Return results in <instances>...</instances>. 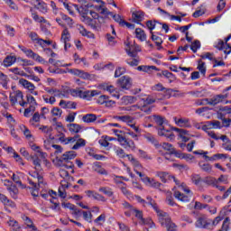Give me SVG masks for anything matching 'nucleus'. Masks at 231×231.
I'll return each mask as SVG.
<instances>
[{
  "label": "nucleus",
  "instance_id": "3c124183",
  "mask_svg": "<svg viewBox=\"0 0 231 231\" xmlns=\"http://www.w3.org/2000/svg\"><path fill=\"white\" fill-rule=\"evenodd\" d=\"M226 115H231V106L220 108V117H225Z\"/></svg>",
  "mask_w": 231,
  "mask_h": 231
},
{
  "label": "nucleus",
  "instance_id": "6e6552de",
  "mask_svg": "<svg viewBox=\"0 0 231 231\" xmlns=\"http://www.w3.org/2000/svg\"><path fill=\"white\" fill-rule=\"evenodd\" d=\"M148 118H150V120H152L156 124L157 131H160V129H162L163 127H165L163 125L164 124H167V119L163 116L153 115V116H148Z\"/></svg>",
  "mask_w": 231,
  "mask_h": 231
},
{
  "label": "nucleus",
  "instance_id": "4c0bfd02",
  "mask_svg": "<svg viewBox=\"0 0 231 231\" xmlns=\"http://www.w3.org/2000/svg\"><path fill=\"white\" fill-rule=\"evenodd\" d=\"M20 129L23 133L27 140H30V138H32V132L30 131V129H28V127H26L24 125H21Z\"/></svg>",
  "mask_w": 231,
  "mask_h": 231
},
{
  "label": "nucleus",
  "instance_id": "c9c22d12",
  "mask_svg": "<svg viewBox=\"0 0 231 231\" xmlns=\"http://www.w3.org/2000/svg\"><path fill=\"white\" fill-rule=\"evenodd\" d=\"M60 176L63 178V180H66V181H71V180H73V177L69 176V172L64 169L60 170Z\"/></svg>",
  "mask_w": 231,
  "mask_h": 231
},
{
  "label": "nucleus",
  "instance_id": "c03bdc74",
  "mask_svg": "<svg viewBox=\"0 0 231 231\" xmlns=\"http://www.w3.org/2000/svg\"><path fill=\"white\" fill-rule=\"evenodd\" d=\"M162 75L166 79H169L171 82H174V80H176V76H174V74L169 70H162Z\"/></svg>",
  "mask_w": 231,
  "mask_h": 231
},
{
  "label": "nucleus",
  "instance_id": "f03ea898",
  "mask_svg": "<svg viewBox=\"0 0 231 231\" xmlns=\"http://www.w3.org/2000/svg\"><path fill=\"white\" fill-rule=\"evenodd\" d=\"M158 217L162 226L167 228V231H178V226L172 222L167 213L162 212Z\"/></svg>",
  "mask_w": 231,
  "mask_h": 231
},
{
  "label": "nucleus",
  "instance_id": "680f3d73",
  "mask_svg": "<svg viewBox=\"0 0 231 231\" xmlns=\"http://www.w3.org/2000/svg\"><path fill=\"white\" fill-rule=\"evenodd\" d=\"M52 116H58V118H60L62 116V110L59 107H53L51 109Z\"/></svg>",
  "mask_w": 231,
  "mask_h": 231
},
{
  "label": "nucleus",
  "instance_id": "1a4fd4ad",
  "mask_svg": "<svg viewBox=\"0 0 231 231\" xmlns=\"http://www.w3.org/2000/svg\"><path fill=\"white\" fill-rule=\"evenodd\" d=\"M118 86L122 88V89H131V86H133L131 78L129 76H123L117 80Z\"/></svg>",
  "mask_w": 231,
  "mask_h": 231
},
{
  "label": "nucleus",
  "instance_id": "58836bf2",
  "mask_svg": "<svg viewBox=\"0 0 231 231\" xmlns=\"http://www.w3.org/2000/svg\"><path fill=\"white\" fill-rule=\"evenodd\" d=\"M79 138H80V135L79 134H76L74 137H66L63 144L68 145L69 143H75Z\"/></svg>",
  "mask_w": 231,
  "mask_h": 231
},
{
  "label": "nucleus",
  "instance_id": "bf43d9fd",
  "mask_svg": "<svg viewBox=\"0 0 231 231\" xmlns=\"http://www.w3.org/2000/svg\"><path fill=\"white\" fill-rule=\"evenodd\" d=\"M146 26L150 30L151 35H152L153 33L152 31L154 30V28H156V21H153V22L152 20L147 21Z\"/></svg>",
  "mask_w": 231,
  "mask_h": 231
},
{
  "label": "nucleus",
  "instance_id": "5fc2aeb1",
  "mask_svg": "<svg viewBox=\"0 0 231 231\" xmlns=\"http://www.w3.org/2000/svg\"><path fill=\"white\" fill-rule=\"evenodd\" d=\"M114 120H119L120 122H131V116H114Z\"/></svg>",
  "mask_w": 231,
  "mask_h": 231
},
{
  "label": "nucleus",
  "instance_id": "72a5a7b5",
  "mask_svg": "<svg viewBox=\"0 0 231 231\" xmlns=\"http://www.w3.org/2000/svg\"><path fill=\"white\" fill-rule=\"evenodd\" d=\"M80 147H86V140L79 137L76 141V143L72 146L73 151L80 149Z\"/></svg>",
  "mask_w": 231,
  "mask_h": 231
},
{
  "label": "nucleus",
  "instance_id": "ea45409f",
  "mask_svg": "<svg viewBox=\"0 0 231 231\" xmlns=\"http://www.w3.org/2000/svg\"><path fill=\"white\" fill-rule=\"evenodd\" d=\"M61 19L62 21H65L66 24H68L69 28H72L73 24H75V23L73 22V19H71L69 16L66 15V14H61Z\"/></svg>",
  "mask_w": 231,
  "mask_h": 231
},
{
  "label": "nucleus",
  "instance_id": "39448f33",
  "mask_svg": "<svg viewBox=\"0 0 231 231\" xmlns=\"http://www.w3.org/2000/svg\"><path fill=\"white\" fill-rule=\"evenodd\" d=\"M228 98V93L226 94H219L217 95L215 97H213L212 98H206L204 99L205 102H207V104L208 106H217V104H221V102H223V100Z\"/></svg>",
  "mask_w": 231,
  "mask_h": 231
},
{
  "label": "nucleus",
  "instance_id": "f3484780",
  "mask_svg": "<svg viewBox=\"0 0 231 231\" xmlns=\"http://www.w3.org/2000/svg\"><path fill=\"white\" fill-rule=\"evenodd\" d=\"M147 201V205H151V207H152V208L155 210V212L157 213V216H160L163 211L160 210V208H158V204H156V201H154V199H152V197L148 196L146 198Z\"/></svg>",
  "mask_w": 231,
  "mask_h": 231
},
{
  "label": "nucleus",
  "instance_id": "338daca9",
  "mask_svg": "<svg viewBox=\"0 0 231 231\" xmlns=\"http://www.w3.org/2000/svg\"><path fill=\"white\" fill-rule=\"evenodd\" d=\"M85 194H87L88 198H93V199H97L99 193H97L94 190H87L85 191Z\"/></svg>",
  "mask_w": 231,
  "mask_h": 231
},
{
  "label": "nucleus",
  "instance_id": "0eeeda50",
  "mask_svg": "<svg viewBox=\"0 0 231 231\" xmlns=\"http://www.w3.org/2000/svg\"><path fill=\"white\" fill-rule=\"evenodd\" d=\"M60 41L64 43L65 51H68V48H71V43H69V41H71V34L69 33L68 27H65L62 31Z\"/></svg>",
  "mask_w": 231,
  "mask_h": 231
},
{
  "label": "nucleus",
  "instance_id": "e433bc0d",
  "mask_svg": "<svg viewBox=\"0 0 231 231\" xmlns=\"http://www.w3.org/2000/svg\"><path fill=\"white\" fill-rule=\"evenodd\" d=\"M152 41H154L156 46H158V50H162V44H163V40L160 38V36L154 35V32L152 34Z\"/></svg>",
  "mask_w": 231,
  "mask_h": 231
},
{
  "label": "nucleus",
  "instance_id": "13d9d810",
  "mask_svg": "<svg viewBox=\"0 0 231 231\" xmlns=\"http://www.w3.org/2000/svg\"><path fill=\"white\" fill-rule=\"evenodd\" d=\"M191 181L194 185H199L201 183V176L199 174H192L191 175Z\"/></svg>",
  "mask_w": 231,
  "mask_h": 231
},
{
  "label": "nucleus",
  "instance_id": "6ab92c4d",
  "mask_svg": "<svg viewBox=\"0 0 231 231\" xmlns=\"http://www.w3.org/2000/svg\"><path fill=\"white\" fill-rule=\"evenodd\" d=\"M158 134L159 136H165L166 138H170V140L174 138V134L171 131L165 129V126L159 129Z\"/></svg>",
  "mask_w": 231,
  "mask_h": 231
},
{
  "label": "nucleus",
  "instance_id": "2f4dec72",
  "mask_svg": "<svg viewBox=\"0 0 231 231\" xmlns=\"http://www.w3.org/2000/svg\"><path fill=\"white\" fill-rule=\"evenodd\" d=\"M174 196L176 199H179L180 201H183L185 203L190 201V199H189V196L183 195L180 191H175Z\"/></svg>",
  "mask_w": 231,
  "mask_h": 231
},
{
  "label": "nucleus",
  "instance_id": "603ef678",
  "mask_svg": "<svg viewBox=\"0 0 231 231\" xmlns=\"http://www.w3.org/2000/svg\"><path fill=\"white\" fill-rule=\"evenodd\" d=\"M161 145L162 149L168 151L170 154H171V152H174V147H172V144L169 143H162Z\"/></svg>",
  "mask_w": 231,
  "mask_h": 231
},
{
  "label": "nucleus",
  "instance_id": "9b49d317",
  "mask_svg": "<svg viewBox=\"0 0 231 231\" xmlns=\"http://www.w3.org/2000/svg\"><path fill=\"white\" fill-rule=\"evenodd\" d=\"M9 98L11 106H15V104H17V99L21 98V100H23V98H24V96L23 95V92L21 90H16L15 92L10 94Z\"/></svg>",
  "mask_w": 231,
  "mask_h": 231
},
{
  "label": "nucleus",
  "instance_id": "393cba45",
  "mask_svg": "<svg viewBox=\"0 0 231 231\" xmlns=\"http://www.w3.org/2000/svg\"><path fill=\"white\" fill-rule=\"evenodd\" d=\"M93 171L97 172V174H101L102 176H107V171L104 169L98 162H96L93 166Z\"/></svg>",
  "mask_w": 231,
  "mask_h": 231
},
{
  "label": "nucleus",
  "instance_id": "de8ad7c7",
  "mask_svg": "<svg viewBox=\"0 0 231 231\" xmlns=\"http://www.w3.org/2000/svg\"><path fill=\"white\" fill-rule=\"evenodd\" d=\"M199 48H201V42L199 41L196 40L191 43L190 50L193 51V53H196Z\"/></svg>",
  "mask_w": 231,
  "mask_h": 231
},
{
  "label": "nucleus",
  "instance_id": "7c9ffc66",
  "mask_svg": "<svg viewBox=\"0 0 231 231\" xmlns=\"http://www.w3.org/2000/svg\"><path fill=\"white\" fill-rule=\"evenodd\" d=\"M138 71H143L144 73H149L151 69H154L155 71H160V69L156 68V66H139L137 67Z\"/></svg>",
  "mask_w": 231,
  "mask_h": 231
},
{
  "label": "nucleus",
  "instance_id": "5701e85b",
  "mask_svg": "<svg viewBox=\"0 0 231 231\" xmlns=\"http://www.w3.org/2000/svg\"><path fill=\"white\" fill-rule=\"evenodd\" d=\"M104 89L106 91H108V93H110V95H112V97H115L116 98H120V94L118 93V91L116 90V88H115V87L113 85H106Z\"/></svg>",
  "mask_w": 231,
  "mask_h": 231
},
{
  "label": "nucleus",
  "instance_id": "cd10ccee",
  "mask_svg": "<svg viewBox=\"0 0 231 231\" xmlns=\"http://www.w3.org/2000/svg\"><path fill=\"white\" fill-rule=\"evenodd\" d=\"M68 128L69 133H72L75 134H78V133L82 131V127L80 126V125H77V124H69L68 125Z\"/></svg>",
  "mask_w": 231,
  "mask_h": 231
},
{
  "label": "nucleus",
  "instance_id": "bb28decb",
  "mask_svg": "<svg viewBox=\"0 0 231 231\" xmlns=\"http://www.w3.org/2000/svg\"><path fill=\"white\" fill-rule=\"evenodd\" d=\"M99 192H102L105 194V196H107V198H113L115 196V192L113 191V189L109 187H100L99 188Z\"/></svg>",
  "mask_w": 231,
  "mask_h": 231
},
{
  "label": "nucleus",
  "instance_id": "a878e982",
  "mask_svg": "<svg viewBox=\"0 0 231 231\" xmlns=\"http://www.w3.org/2000/svg\"><path fill=\"white\" fill-rule=\"evenodd\" d=\"M135 35L139 41H147V34H145V31H143L142 28L135 29Z\"/></svg>",
  "mask_w": 231,
  "mask_h": 231
},
{
  "label": "nucleus",
  "instance_id": "f257e3e1",
  "mask_svg": "<svg viewBox=\"0 0 231 231\" xmlns=\"http://www.w3.org/2000/svg\"><path fill=\"white\" fill-rule=\"evenodd\" d=\"M79 14L81 15V22L92 30H98L106 23V17L100 16L95 11H89L88 6H80Z\"/></svg>",
  "mask_w": 231,
  "mask_h": 231
},
{
  "label": "nucleus",
  "instance_id": "052dcab7",
  "mask_svg": "<svg viewBox=\"0 0 231 231\" xmlns=\"http://www.w3.org/2000/svg\"><path fill=\"white\" fill-rule=\"evenodd\" d=\"M29 37L31 38V41H32V42L39 44V41H41V38H39V34H37V32H31L29 33Z\"/></svg>",
  "mask_w": 231,
  "mask_h": 231
},
{
  "label": "nucleus",
  "instance_id": "37998d69",
  "mask_svg": "<svg viewBox=\"0 0 231 231\" xmlns=\"http://www.w3.org/2000/svg\"><path fill=\"white\" fill-rule=\"evenodd\" d=\"M78 30L79 32V33L83 36V37H89V35H91V32H88L86 28L83 27V25L79 24L78 25Z\"/></svg>",
  "mask_w": 231,
  "mask_h": 231
},
{
  "label": "nucleus",
  "instance_id": "b1692460",
  "mask_svg": "<svg viewBox=\"0 0 231 231\" xmlns=\"http://www.w3.org/2000/svg\"><path fill=\"white\" fill-rule=\"evenodd\" d=\"M15 60H17L15 56H7L5 58L3 64L5 68H9V66L15 64Z\"/></svg>",
  "mask_w": 231,
  "mask_h": 231
},
{
  "label": "nucleus",
  "instance_id": "4468645a",
  "mask_svg": "<svg viewBox=\"0 0 231 231\" xmlns=\"http://www.w3.org/2000/svg\"><path fill=\"white\" fill-rule=\"evenodd\" d=\"M31 160L34 165L35 171L37 172H42V165H41V159L39 158L38 154L31 156Z\"/></svg>",
  "mask_w": 231,
  "mask_h": 231
},
{
  "label": "nucleus",
  "instance_id": "a211bd4d",
  "mask_svg": "<svg viewBox=\"0 0 231 231\" xmlns=\"http://www.w3.org/2000/svg\"><path fill=\"white\" fill-rule=\"evenodd\" d=\"M35 8H37V10H40V12H42V14H46V12H48V5H46V3H44V1L42 0H35Z\"/></svg>",
  "mask_w": 231,
  "mask_h": 231
},
{
  "label": "nucleus",
  "instance_id": "473e14b6",
  "mask_svg": "<svg viewBox=\"0 0 231 231\" xmlns=\"http://www.w3.org/2000/svg\"><path fill=\"white\" fill-rule=\"evenodd\" d=\"M231 39V34H229L226 38L224 40V44H225V51L224 53L226 55H230L231 53V45L228 43V41Z\"/></svg>",
  "mask_w": 231,
  "mask_h": 231
},
{
  "label": "nucleus",
  "instance_id": "c756f323",
  "mask_svg": "<svg viewBox=\"0 0 231 231\" xmlns=\"http://www.w3.org/2000/svg\"><path fill=\"white\" fill-rule=\"evenodd\" d=\"M203 182L209 187H217V180H216L214 177H206L203 180Z\"/></svg>",
  "mask_w": 231,
  "mask_h": 231
},
{
  "label": "nucleus",
  "instance_id": "0e129e2a",
  "mask_svg": "<svg viewBox=\"0 0 231 231\" xmlns=\"http://www.w3.org/2000/svg\"><path fill=\"white\" fill-rule=\"evenodd\" d=\"M215 48H217V50H219L220 51L225 52V42L223 40H218V42L215 45Z\"/></svg>",
  "mask_w": 231,
  "mask_h": 231
},
{
  "label": "nucleus",
  "instance_id": "4d7b16f0",
  "mask_svg": "<svg viewBox=\"0 0 231 231\" xmlns=\"http://www.w3.org/2000/svg\"><path fill=\"white\" fill-rule=\"evenodd\" d=\"M115 152L118 158H126L125 151L120 147L116 148Z\"/></svg>",
  "mask_w": 231,
  "mask_h": 231
},
{
  "label": "nucleus",
  "instance_id": "dca6fc26",
  "mask_svg": "<svg viewBox=\"0 0 231 231\" xmlns=\"http://www.w3.org/2000/svg\"><path fill=\"white\" fill-rule=\"evenodd\" d=\"M145 185L148 187H152V189H160L162 187V183L154 180V179H151L146 177L143 179Z\"/></svg>",
  "mask_w": 231,
  "mask_h": 231
},
{
  "label": "nucleus",
  "instance_id": "09e8293b",
  "mask_svg": "<svg viewBox=\"0 0 231 231\" xmlns=\"http://www.w3.org/2000/svg\"><path fill=\"white\" fill-rule=\"evenodd\" d=\"M1 85L5 89H8V77L5 74L0 75Z\"/></svg>",
  "mask_w": 231,
  "mask_h": 231
},
{
  "label": "nucleus",
  "instance_id": "412c9836",
  "mask_svg": "<svg viewBox=\"0 0 231 231\" xmlns=\"http://www.w3.org/2000/svg\"><path fill=\"white\" fill-rule=\"evenodd\" d=\"M7 190L13 199H17V195L19 194V189H17V186L11 184L7 187Z\"/></svg>",
  "mask_w": 231,
  "mask_h": 231
},
{
  "label": "nucleus",
  "instance_id": "423d86ee",
  "mask_svg": "<svg viewBox=\"0 0 231 231\" xmlns=\"http://www.w3.org/2000/svg\"><path fill=\"white\" fill-rule=\"evenodd\" d=\"M26 99H27V104H30V107L26 108L24 110L23 116L28 117L30 116V114L32 113V111H35V106H37V101L35 100V97H33V96L27 94L26 95Z\"/></svg>",
  "mask_w": 231,
  "mask_h": 231
},
{
  "label": "nucleus",
  "instance_id": "ddd939ff",
  "mask_svg": "<svg viewBox=\"0 0 231 231\" xmlns=\"http://www.w3.org/2000/svg\"><path fill=\"white\" fill-rule=\"evenodd\" d=\"M19 84L21 86H23L25 89H28V91H30V93H32L33 91H35V85H33V83L28 81L27 79H20Z\"/></svg>",
  "mask_w": 231,
  "mask_h": 231
},
{
  "label": "nucleus",
  "instance_id": "a18cd8bd",
  "mask_svg": "<svg viewBox=\"0 0 231 231\" xmlns=\"http://www.w3.org/2000/svg\"><path fill=\"white\" fill-rule=\"evenodd\" d=\"M97 10H101L100 14L102 15H113V12H110L107 7H105L104 5H101L97 7Z\"/></svg>",
  "mask_w": 231,
  "mask_h": 231
},
{
  "label": "nucleus",
  "instance_id": "7ed1b4c3",
  "mask_svg": "<svg viewBox=\"0 0 231 231\" xmlns=\"http://www.w3.org/2000/svg\"><path fill=\"white\" fill-rule=\"evenodd\" d=\"M195 226L197 228H205L207 230H210L212 226V220L208 219L207 215L200 214L197 217V220L195 222Z\"/></svg>",
  "mask_w": 231,
  "mask_h": 231
},
{
  "label": "nucleus",
  "instance_id": "e2e57ef3",
  "mask_svg": "<svg viewBox=\"0 0 231 231\" xmlns=\"http://www.w3.org/2000/svg\"><path fill=\"white\" fill-rule=\"evenodd\" d=\"M124 73H125V68H124V67L117 68L115 71L116 79H118V77H122V75H124Z\"/></svg>",
  "mask_w": 231,
  "mask_h": 231
},
{
  "label": "nucleus",
  "instance_id": "f704fd0d",
  "mask_svg": "<svg viewBox=\"0 0 231 231\" xmlns=\"http://www.w3.org/2000/svg\"><path fill=\"white\" fill-rule=\"evenodd\" d=\"M199 166L200 167L201 171H203L204 172H208L209 174V172H212V165H210L209 163H205L203 162H199Z\"/></svg>",
  "mask_w": 231,
  "mask_h": 231
},
{
  "label": "nucleus",
  "instance_id": "a19ab883",
  "mask_svg": "<svg viewBox=\"0 0 231 231\" xmlns=\"http://www.w3.org/2000/svg\"><path fill=\"white\" fill-rule=\"evenodd\" d=\"M9 71H11V73H14V75H20L21 77H27L28 75L25 73L24 70H22L19 68H13L10 69Z\"/></svg>",
  "mask_w": 231,
  "mask_h": 231
},
{
  "label": "nucleus",
  "instance_id": "c85d7f7f",
  "mask_svg": "<svg viewBox=\"0 0 231 231\" xmlns=\"http://www.w3.org/2000/svg\"><path fill=\"white\" fill-rule=\"evenodd\" d=\"M82 120L86 124H92V122L97 121V115H95V114H87L82 117Z\"/></svg>",
  "mask_w": 231,
  "mask_h": 231
},
{
  "label": "nucleus",
  "instance_id": "774afa93",
  "mask_svg": "<svg viewBox=\"0 0 231 231\" xmlns=\"http://www.w3.org/2000/svg\"><path fill=\"white\" fill-rule=\"evenodd\" d=\"M94 223L97 225H102V223H106V215L103 213L97 218L94 220Z\"/></svg>",
  "mask_w": 231,
  "mask_h": 231
},
{
  "label": "nucleus",
  "instance_id": "2eb2a0df",
  "mask_svg": "<svg viewBox=\"0 0 231 231\" xmlns=\"http://www.w3.org/2000/svg\"><path fill=\"white\" fill-rule=\"evenodd\" d=\"M75 158H77V152L75 151H69L61 155L60 162H69V160H75Z\"/></svg>",
  "mask_w": 231,
  "mask_h": 231
},
{
  "label": "nucleus",
  "instance_id": "4be33fe9",
  "mask_svg": "<svg viewBox=\"0 0 231 231\" xmlns=\"http://www.w3.org/2000/svg\"><path fill=\"white\" fill-rule=\"evenodd\" d=\"M174 120L177 125H179V127H190V123L189 122L188 118L175 117Z\"/></svg>",
  "mask_w": 231,
  "mask_h": 231
},
{
  "label": "nucleus",
  "instance_id": "79ce46f5",
  "mask_svg": "<svg viewBox=\"0 0 231 231\" xmlns=\"http://www.w3.org/2000/svg\"><path fill=\"white\" fill-rule=\"evenodd\" d=\"M228 228H230V217H226L218 231H228Z\"/></svg>",
  "mask_w": 231,
  "mask_h": 231
},
{
  "label": "nucleus",
  "instance_id": "20e7f679",
  "mask_svg": "<svg viewBox=\"0 0 231 231\" xmlns=\"http://www.w3.org/2000/svg\"><path fill=\"white\" fill-rule=\"evenodd\" d=\"M118 142L124 149L130 151H134L136 149V144L134 143V141L126 138L125 136H119Z\"/></svg>",
  "mask_w": 231,
  "mask_h": 231
},
{
  "label": "nucleus",
  "instance_id": "9d476101",
  "mask_svg": "<svg viewBox=\"0 0 231 231\" xmlns=\"http://www.w3.org/2000/svg\"><path fill=\"white\" fill-rule=\"evenodd\" d=\"M97 104H99L100 106H106V107H113L115 106L116 102L113 100H109V97L106 95H102L99 97V98L97 99Z\"/></svg>",
  "mask_w": 231,
  "mask_h": 231
},
{
  "label": "nucleus",
  "instance_id": "aec40b11",
  "mask_svg": "<svg viewBox=\"0 0 231 231\" xmlns=\"http://www.w3.org/2000/svg\"><path fill=\"white\" fill-rule=\"evenodd\" d=\"M143 12L136 11L132 14V20L134 23H142L143 21Z\"/></svg>",
  "mask_w": 231,
  "mask_h": 231
},
{
  "label": "nucleus",
  "instance_id": "8fccbe9b",
  "mask_svg": "<svg viewBox=\"0 0 231 231\" xmlns=\"http://www.w3.org/2000/svg\"><path fill=\"white\" fill-rule=\"evenodd\" d=\"M23 219L26 226L28 228H30L31 230L35 227V224H33V221H32V219L30 217H23Z\"/></svg>",
  "mask_w": 231,
  "mask_h": 231
},
{
  "label": "nucleus",
  "instance_id": "69168bd1",
  "mask_svg": "<svg viewBox=\"0 0 231 231\" xmlns=\"http://www.w3.org/2000/svg\"><path fill=\"white\" fill-rule=\"evenodd\" d=\"M140 225H148V226H150V228H152V226H154V222H152V219L151 218H144L143 219L142 222H139Z\"/></svg>",
  "mask_w": 231,
  "mask_h": 231
},
{
  "label": "nucleus",
  "instance_id": "49530a36",
  "mask_svg": "<svg viewBox=\"0 0 231 231\" xmlns=\"http://www.w3.org/2000/svg\"><path fill=\"white\" fill-rule=\"evenodd\" d=\"M144 138H145V140H147V142H150V143H153V145H158V141L156 140L154 135H152L151 134H146L144 135Z\"/></svg>",
  "mask_w": 231,
  "mask_h": 231
},
{
  "label": "nucleus",
  "instance_id": "f8f14e48",
  "mask_svg": "<svg viewBox=\"0 0 231 231\" xmlns=\"http://www.w3.org/2000/svg\"><path fill=\"white\" fill-rule=\"evenodd\" d=\"M81 98H85L86 100H91L93 97H97V95H100V92L98 90H87L80 92Z\"/></svg>",
  "mask_w": 231,
  "mask_h": 231
},
{
  "label": "nucleus",
  "instance_id": "6e6d98bb",
  "mask_svg": "<svg viewBox=\"0 0 231 231\" xmlns=\"http://www.w3.org/2000/svg\"><path fill=\"white\" fill-rule=\"evenodd\" d=\"M134 214H135V217L139 219V223H142L143 218V212L142 210H138L136 208H134L133 210Z\"/></svg>",
  "mask_w": 231,
  "mask_h": 231
},
{
  "label": "nucleus",
  "instance_id": "864d4df0",
  "mask_svg": "<svg viewBox=\"0 0 231 231\" xmlns=\"http://www.w3.org/2000/svg\"><path fill=\"white\" fill-rule=\"evenodd\" d=\"M81 214H83V219H85V221L91 223V219H93V214H91L90 211H81Z\"/></svg>",
  "mask_w": 231,
  "mask_h": 231
}]
</instances>
